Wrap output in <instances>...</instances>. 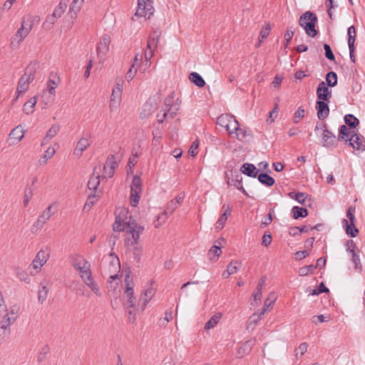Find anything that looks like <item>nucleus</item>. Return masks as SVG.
Masks as SVG:
<instances>
[{
  "label": "nucleus",
  "instance_id": "nucleus-24",
  "mask_svg": "<svg viewBox=\"0 0 365 365\" xmlns=\"http://www.w3.org/2000/svg\"><path fill=\"white\" fill-rule=\"evenodd\" d=\"M222 210H223V212L222 214L220 216L219 219L217 220V222H216V229L217 230H221L222 229V227H224L227 220V217L231 215V208L230 207L229 205H224L222 207Z\"/></svg>",
  "mask_w": 365,
  "mask_h": 365
},
{
  "label": "nucleus",
  "instance_id": "nucleus-34",
  "mask_svg": "<svg viewBox=\"0 0 365 365\" xmlns=\"http://www.w3.org/2000/svg\"><path fill=\"white\" fill-rule=\"evenodd\" d=\"M276 300V297L274 293L270 294L264 301V307L260 312V315H264L272 307Z\"/></svg>",
  "mask_w": 365,
  "mask_h": 365
},
{
  "label": "nucleus",
  "instance_id": "nucleus-63",
  "mask_svg": "<svg viewBox=\"0 0 365 365\" xmlns=\"http://www.w3.org/2000/svg\"><path fill=\"white\" fill-rule=\"evenodd\" d=\"M198 147H199V142L198 140H195L190 148L188 150V155L192 156V157H195L197 154V149H198Z\"/></svg>",
  "mask_w": 365,
  "mask_h": 365
},
{
  "label": "nucleus",
  "instance_id": "nucleus-21",
  "mask_svg": "<svg viewBox=\"0 0 365 365\" xmlns=\"http://www.w3.org/2000/svg\"><path fill=\"white\" fill-rule=\"evenodd\" d=\"M327 103L322 101H317L316 103L317 117L319 120H324L329 114V108Z\"/></svg>",
  "mask_w": 365,
  "mask_h": 365
},
{
  "label": "nucleus",
  "instance_id": "nucleus-22",
  "mask_svg": "<svg viewBox=\"0 0 365 365\" xmlns=\"http://www.w3.org/2000/svg\"><path fill=\"white\" fill-rule=\"evenodd\" d=\"M58 83L59 78L58 76L54 75L52 78V76H51L47 82V91H44L43 96H44L46 94V92H48L49 95L52 96L51 101H53L54 99L53 97L55 96V89L57 87Z\"/></svg>",
  "mask_w": 365,
  "mask_h": 365
},
{
  "label": "nucleus",
  "instance_id": "nucleus-7",
  "mask_svg": "<svg viewBox=\"0 0 365 365\" xmlns=\"http://www.w3.org/2000/svg\"><path fill=\"white\" fill-rule=\"evenodd\" d=\"M153 0H138V9L135 16L144 17L145 19H149L153 14Z\"/></svg>",
  "mask_w": 365,
  "mask_h": 365
},
{
  "label": "nucleus",
  "instance_id": "nucleus-14",
  "mask_svg": "<svg viewBox=\"0 0 365 365\" xmlns=\"http://www.w3.org/2000/svg\"><path fill=\"white\" fill-rule=\"evenodd\" d=\"M318 101L329 102L332 96L331 91L329 89L324 81L319 83L316 91Z\"/></svg>",
  "mask_w": 365,
  "mask_h": 365
},
{
  "label": "nucleus",
  "instance_id": "nucleus-37",
  "mask_svg": "<svg viewBox=\"0 0 365 365\" xmlns=\"http://www.w3.org/2000/svg\"><path fill=\"white\" fill-rule=\"evenodd\" d=\"M9 136L11 139H14L19 142L24 136V131L21 126L19 125L11 131Z\"/></svg>",
  "mask_w": 365,
  "mask_h": 365
},
{
  "label": "nucleus",
  "instance_id": "nucleus-42",
  "mask_svg": "<svg viewBox=\"0 0 365 365\" xmlns=\"http://www.w3.org/2000/svg\"><path fill=\"white\" fill-rule=\"evenodd\" d=\"M326 83L328 86L334 87L337 84V75L334 71H330L326 75Z\"/></svg>",
  "mask_w": 365,
  "mask_h": 365
},
{
  "label": "nucleus",
  "instance_id": "nucleus-19",
  "mask_svg": "<svg viewBox=\"0 0 365 365\" xmlns=\"http://www.w3.org/2000/svg\"><path fill=\"white\" fill-rule=\"evenodd\" d=\"M226 130L230 135H235V137L239 138L240 133H242V136H245L246 132L242 131L240 128L239 123L236 118L232 115Z\"/></svg>",
  "mask_w": 365,
  "mask_h": 365
},
{
  "label": "nucleus",
  "instance_id": "nucleus-6",
  "mask_svg": "<svg viewBox=\"0 0 365 365\" xmlns=\"http://www.w3.org/2000/svg\"><path fill=\"white\" fill-rule=\"evenodd\" d=\"M126 288L124 292V307H135L136 303V297L133 290V283L132 279H130V275L128 274L125 277Z\"/></svg>",
  "mask_w": 365,
  "mask_h": 365
},
{
  "label": "nucleus",
  "instance_id": "nucleus-50",
  "mask_svg": "<svg viewBox=\"0 0 365 365\" xmlns=\"http://www.w3.org/2000/svg\"><path fill=\"white\" fill-rule=\"evenodd\" d=\"M129 249H130L133 252V257H134V259L137 261V262H140V257L142 255V247L141 246H138V243L135 245H133L131 247H128Z\"/></svg>",
  "mask_w": 365,
  "mask_h": 365
},
{
  "label": "nucleus",
  "instance_id": "nucleus-64",
  "mask_svg": "<svg viewBox=\"0 0 365 365\" xmlns=\"http://www.w3.org/2000/svg\"><path fill=\"white\" fill-rule=\"evenodd\" d=\"M178 205L176 204V202L172 200L168 203L165 211H166V213L171 215L178 208Z\"/></svg>",
  "mask_w": 365,
  "mask_h": 365
},
{
  "label": "nucleus",
  "instance_id": "nucleus-1",
  "mask_svg": "<svg viewBox=\"0 0 365 365\" xmlns=\"http://www.w3.org/2000/svg\"><path fill=\"white\" fill-rule=\"evenodd\" d=\"M115 212V221L113 225V230L115 232L123 231L127 235L125 240V245L126 247H131L138 243L140 235L143 233L144 227L138 225L135 220H132L130 217L129 220L126 221V217H124L128 212L126 209H120Z\"/></svg>",
  "mask_w": 365,
  "mask_h": 365
},
{
  "label": "nucleus",
  "instance_id": "nucleus-62",
  "mask_svg": "<svg viewBox=\"0 0 365 365\" xmlns=\"http://www.w3.org/2000/svg\"><path fill=\"white\" fill-rule=\"evenodd\" d=\"M324 48L325 51L326 58L330 61H334L335 59V56L331 51L330 46L327 43H324Z\"/></svg>",
  "mask_w": 365,
  "mask_h": 365
},
{
  "label": "nucleus",
  "instance_id": "nucleus-31",
  "mask_svg": "<svg viewBox=\"0 0 365 365\" xmlns=\"http://www.w3.org/2000/svg\"><path fill=\"white\" fill-rule=\"evenodd\" d=\"M292 214L294 219L297 220L299 217H305L308 215V211L306 208L294 206L292 209Z\"/></svg>",
  "mask_w": 365,
  "mask_h": 365
},
{
  "label": "nucleus",
  "instance_id": "nucleus-4",
  "mask_svg": "<svg viewBox=\"0 0 365 365\" xmlns=\"http://www.w3.org/2000/svg\"><path fill=\"white\" fill-rule=\"evenodd\" d=\"M109 260V272L113 274L110 276L108 281V287L109 289L115 290L118 286V275L116 272L120 271V261L114 253L110 254Z\"/></svg>",
  "mask_w": 365,
  "mask_h": 365
},
{
  "label": "nucleus",
  "instance_id": "nucleus-48",
  "mask_svg": "<svg viewBox=\"0 0 365 365\" xmlns=\"http://www.w3.org/2000/svg\"><path fill=\"white\" fill-rule=\"evenodd\" d=\"M288 196L297 200L298 202L301 204H304V201L307 197V195L304 192H290L288 193Z\"/></svg>",
  "mask_w": 365,
  "mask_h": 365
},
{
  "label": "nucleus",
  "instance_id": "nucleus-52",
  "mask_svg": "<svg viewBox=\"0 0 365 365\" xmlns=\"http://www.w3.org/2000/svg\"><path fill=\"white\" fill-rule=\"evenodd\" d=\"M170 214L166 213V211H163L161 214L158 215L156 220L154 221L153 224L155 227H159L163 223H164Z\"/></svg>",
  "mask_w": 365,
  "mask_h": 365
},
{
  "label": "nucleus",
  "instance_id": "nucleus-44",
  "mask_svg": "<svg viewBox=\"0 0 365 365\" xmlns=\"http://www.w3.org/2000/svg\"><path fill=\"white\" fill-rule=\"evenodd\" d=\"M232 116V115L230 114H222L217 118V123L226 129Z\"/></svg>",
  "mask_w": 365,
  "mask_h": 365
},
{
  "label": "nucleus",
  "instance_id": "nucleus-15",
  "mask_svg": "<svg viewBox=\"0 0 365 365\" xmlns=\"http://www.w3.org/2000/svg\"><path fill=\"white\" fill-rule=\"evenodd\" d=\"M118 167V163L115 160L114 155H110L108 157L105 165H103V170L105 175L110 178L114 175L115 170Z\"/></svg>",
  "mask_w": 365,
  "mask_h": 365
},
{
  "label": "nucleus",
  "instance_id": "nucleus-53",
  "mask_svg": "<svg viewBox=\"0 0 365 365\" xmlns=\"http://www.w3.org/2000/svg\"><path fill=\"white\" fill-rule=\"evenodd\" d=\"M56 21L57 19H56L52 14L48 15L43 24V27L46 30H50Z\"/></svg>",
  "mask_w": 365,
  "mask_h": 365
},
{
  "label": "nucleus",
  "instance_id": "nucleus-35",
  "mask_svg": "<svg viewBox=\"0 0 365 365\" xmlns=\"http://www.w3.org/2000/svg\"><path fill=\"white\" fill-rule=\"evenodd\" d=\"M222 317L221 313H216L214 314L206 323L205 325V329L209 330L213 327H215L220 322Z\"/></svg>",
  "mask_w": 365,
  "mask_h": 365
},
{
  "label": "nucleus",
  "instance_id": "nucleus-43",
  "mask_svg": "<svg viewBox=\"0 0 365 365\" xmlns=\"http://www.w3.org/2000/svg\"><path fill=\"white\" fill-rule=\"evenodd\" d=\"M67 7L66 3L61 1L51 14L56 19L60 18Z\"/></svg>",
  "mask_w": 365,
  "mask_h": 365
},
{
  "label": "nucleus",
  "instance_id": "nucleus-5",
  "mask_svg": "<svg viewBox=\"0 0 365 365\" xmlns=\"http://www.w3.org/2000/svg\"><path fill=\"white\" fill-rule=\"evenodd\" d=\"M173 101V96H168L165 99L162 118H160L159 114L157 115L158 122L159 123H163L164 120L168 118H173L176 115L177 112L179 110V106L178 104L172 105Z\"/></svg>",
  "mask_w": 365,
  "mask_h": 365
},
{
  "label": "nucleus",
  "instance_id": "nucleus-46",
  "mask_svg": "<svg viewBox=\"0 0 365 365\" xmlns=\"http://www.w3.org/2000/svg\"><path fill=\"white\" fill-rule=\"evenodd\" d=\"M344 121L351 128H355L359 123V120L351 114H348L344 116Z\"/></svg>",
  "mask_w": 365,
  "mask_h": 365
},
{
  "label": "nucleus",
  "instance_id": "nucleus-20",
  "mask_svg": "<svg viewBox=\"0 0 365 365\" xmlns=\"http://www.w3.org/2000/svg\"><path fill=\"white\" fill-rule=\"evenodd\" d=\"M348 142L349 146L352 147L355 150H365V141L364 140V138L356 133L351 134Z\"/></svg>",
  "mask_w": 365,
  "mask_h": 365
},
{
  "label": "nucleus",
  "instance_id": "nucleus-61",
  "mask_svg": "<svg viewBox=\"0 0 365 365\" xmlns=\"http://www.w3.org/2000/svg\"><path fill=\"white\" fill-rule=\"evenodd\" d=\"M21 24L25 25V26L31 31L35 23L31 18V15H28L23 19Z\"/></svg>",
  "mask_w": 365,
  "mask_h": 365
},
{
  "label": "nucleus",
  "instance_id": "nucleus-9",
  "mask_svg": "<svg viewBox=\"0 0 365 365\" xmlns=\"http://www.w3.org/2000/svg\"><path fill=\"white\" fill-rule=\"evenodd\" d=\"M52 207L53 205H50L38 216L37 220L34 223L32 226L33 232H36L40 230L46 223V222L51 218V217L54 214V212H52Z\"/></svg>",
  "mask_w": 365,
  "mask_h": 365
},
{
  "label": "nucleus",
  "instance_id": "nucleus-36",
  "mask_svg": "<svg viewBox=\"0 0 365 365\" xmlns=\"http://www.w3.org/2000/svg\"><path fill=\"white\" fill-rule=\"evenodd\" d=\"M189 79L200 88H202L205 85V81L202 77L196 72H192L189 76Z\"/></svg>",
  "mask_w": 365,
  "mask_h": 365
},
{
  "label": "nucleus",
  "instance_id": "nucleus-58",
  "mask_svg": "<svg viewBox=\"0 0 365 365\" xmlns=\"http://www.w3.org/2000/svg\"><path fill=\"white\" fill-rule=\"evenodd\" d=\"M355 207L354 206H350L347 211H346V217L348 222L349 221V224H355L356 219L354 216V212H355Z\"/></svg>",
  "mask_w": 365,
  "mask_h": 365
},
{
  "label": "nucleus",
  "instance_id": "nucleus-41",
  "mask_svg": "<svg viewBox=\"0 0 365 365\" xmlns=\"http://www.w3.org/2000/svg\"><path fill=\"white\" fill-rule=\"evenodd\" d=\"M31 30L29 29L25 25L21 24V28H19L16 34V36L19 38L18 43L19 44L30 33Z\"/></svg>",
  "mask_w": 365,
  "mask_h": 365
},
{
  "label": "nucleus",
  "instance_id": "nucleus-39",
  "mask_svg": "<svg viewBox=\"0 0 365 365\" xmlns=\"http://www.w3.org/2000/svg\"><path fill=\"white\" fill-rule=\"evenodd\" d=\"M258 180L263 185L270 187L274 184V179L267 173H260L258 175Z\"/></svg>",
  "mask_w": 365,
  "mask_h": 365
},
{
  "label": "nucleus",
  "instance_id": "nucleus-11",
  "mask_svg": "<svg viewBox=\"0 0 365 365\" xmlns=\"http://www.w3.org/2000/svg\"><path fill=\"white\" fill-rule=\"evenodd\" d=\"M49 258V252L47 250H41L36 255L33 260L31 266L36 270V272H38L41 267H43Z\"/></svg>",
  "mask_w": 365,
  "mask_h": 365
},
{
  "label": "nucleus",
  "instance_id": "nucleus-57",
  "mask_svg": "<svg viewBox=\"0 0 365 365\" xmlns=\"http://www.w3.org/2000/svg\"><path fill=\"white\" fill-rule=\"evenodd\" d=\"M240 266V263L237 261H232L227 266V269L230 272V274H233L236 273L239 267Z\"/></svg>",
  "mask_w": 365,
  "mask_h": 365
},
{
  "label": "nucleus",
  "instance_id": "nucleus-17",
  "mask_svg": "<svg viewBox=\"0 0 365 365\" xmlns=\"http://www.w3.org/2000/svg\"><path fill=\"white\" fill-rule=\"evenodd\" d=\"M122 94V83L117 82L110 96V108L112 111L119 103Z\"/></svg>",
  "mask_w": 365,
  "mask_h": 365
},
{
  "label": "nucleus",
  "instance_id": "nucleus-40",
  "mask_svg": "<svg viewBox=\"0 0 365 365\" xmlns=\"http://www.w3.org/2000/svg\"><path fill=\"white\" fill-rule=\"evenodd\" d=\"M56 153V150L53 147H48L45 151V153L40 158L39 162L41 164H46L48 159H51Z\"/></svg>",
  "mask_w": 365,
  "mask_h": 365
},
{
  "label": "nucleus",
  "instance_id": "nucleus-47",
  "mask_svg": "<svg viewBox=\"0 0 365 365\" xmlns=\"http://www.w3.org/2000/svg\"><path fill=\"white\" fill-rule=\"evenodd\" d=\"M347 36H348V46H354V42L356 40V29L354 26H351L347 29Z\"/></svg>",
  "mask_w": 365,
  "mask_h": 365
},
{
  "label": "nucleus",
  "instance_id": "nucleus-25",
  "mask_svg": "<svg viewBox=\"0 0 365 365\" xmlns=\"http://www.w3.org/2000/svg\"><path fill=\"white\" fill-rule=\"evenodd\" d=\"M91 145L90 140L87 138H81L77 143L76 147L73 150V155L76 157L81 156L83 152Z\"/></svg>",
  "mask_w": 365,
  "mask_h": 365
},
{
  "label": "nucleus",
  "instance_id": "nucleus-33",
  "mask_svg": "<svg viewBox=\"0 0 365 365\" xmlns=\"http://www.w3.org/2000/svg\"><path fill=\"white\" fill-rule=\"evenodd\" d=\"M83 282L97 296H101L100 289L98 284L94 282L92 275L83 279Z\"/></svg>",
  "mask_w": 365,
  "mask_h": 365
},
{
  "label": "nucleus",
  "instance_id": "nucleus-23",
  "mask_svg": "<svg viewBox=\"0 0 365 365\" xmlns=\"http://www.w3.org/2000/svg\"><path fill=\"white\" fill-rule=\"evenodd\" d=\"M338 138L336 135L330 132L327 128L324 129V133L322 135V145L324 147L333 146L336 144Z\"/></svg>",
  "mask_w": 365,
  "mask_h": 365
},
{
  "label": "nucleus",
  "instance_id": "nucleus-27",
  "mask_svg": "<svg viewBox=\"0 0 365 365\" xmlns=\"http://www.w3.org/2000/svg\"><path fill=\"white\" fill-rule=\"evenodd\" d=\"M241 172L249 177L255 178L258 170L253 164L244 163L241 167Z\"/></svg>",
  "mask_w": 365,
  "mask_h": 365
},
{
  "label": "nucleus",
  "instance_id": "nucleus-45",
  "mask_svg": "<svg viewBox=\"0 0 365 365\" xmlns=\"http://www.w3.org/2000/svg\"><path fill=\"white\" fill-rule=\"evenodd\" d=\"M360 250H357L356 252H351V261L354 264V268L356 270H361L362 264L361 263L360 257H359Z\"/></svg>",
  "mask_w": 365,
  "mask_h": 365
},
{
  "label": "nucleus",
  "instance_id": "nucleus-54",
  "mask_svg": "<svg viewBox=\"0 0 365 365\" xmlns=\"http://www.w3.org/2000/svg\"><path fill=\"white\" fill-rule=\"evenodd\" d=\"M61 129V126L58 124L53 125L51 128L48 129L46 135L48 138L51 140L56 135V134L59 132Z\"/></svg>",
  "mask_w": 365,
  "mask_h": 365
},
{
  "label": "nucleus",
  "instance_id": "nucleus-49",
  "mask_svg": "<svg viewBox=\"0 0 365 365\" xmlns=\"http://www.w3.org/2000/svg\"><path fill=\"white\" fill-rule=\"evenodd\" d=\"M88 262L81 255H76L72 259V265L75 269L80 267Z\"/></svg>",
  "mask_w": 365,
  "mask_h": 365
},
{
  "label": "nucleus",
  "instance_id": "nucleus-16",
  "mask_svg": "<svg viewBox=\"0 0 365 365\" xmlns=\"http://www.w3.org/2000/svg\"><path fill=\"white\" fill-rule=\"evenodd\" d=\"M101 166H96L93 169V174L88 182V187L92 190L93 193L96 194V190L100 184V179L102 177L100 175Z\"/></svg>",
  "mask_w": 365,
  "mask_h": 365
},
{
  "label": "nucleus",
  "instance_id": "nucleus-12",
  "mask_svg": "<svg viewBox=\"0 0 365 365\" xmlns=\"http://www.w3.org/2000/svg\"><path fill=\"white\" fill-rule=\"evenodd\" d=\"M154 282L152 281L150 284V285L148 287H145L140 298L138 303H142V309H143L147 304L150 301V299L153 298V297L155 295V289L153 287Z\"/></svg>",
  "mask_w": 365,
  "mask_h": 365
},
{
  "label": "nucleus",
  "instance_id": "nucleus-8",
  "mask_svg": "<svg viewBox=\"0 0 365 365\" xmlns=\"http://www.w3.org/2000/svg\"><path fill=\"white\" fill-rule=\"evenodd\" d=\"M142 183L139 176H134L130 185V205L136 207L140 198Z\"/></svg>",
  "mask_w": 365,
  "mask_h": 365
},
{
  "label": "nucleus",
  "instance_id": "nucleus-26",
  "mask_svg": "<svg viewBox=\"0 0 365 365\" xmlns=\"http://www.w3.org/2000/svg\"><path fill=\"white\" fill-rule=\"evenodd\" d=\"M160 36L161 31L160 29H154L148 37V48H157Z\"/></svg>",
  "mask_w": 365,
  "mask_h": 365
},
{
  "label": "nucleus",
  "instance_id": "nucleus-3",
  "mask_svg": "<svg viewBox=\"0 0 365 365\" xmlns=\"http://www.w3.org/2000/svg\"><path fill=\"white\" fill-rule=\"evenodd\" d=\"M317 21V16L311 11H307L300 16L299 24L304 28L309 36L314 37L317 34V31L315 29Z\"/></svg>",
  "mask_w": 365,
  "mask_h": 365
},
{
  "label": "nucleus",
  "instance_id": "nucleus-28",
  "mask_svg": "<svg viewBox=\"0 0 365 365\" xmlns=\"http://www.w3.org/2000/svg\"><path fill=\"white\" fill-rule=\"evenodd\" d=\"M342 225L346 233L351 237H355L359 234V230L355 227V224H349L348 220L344 219Z\"/></svg>",
  "mask_w": 365,
  "mask_h": 365
},
{
  "label": "nucleus",
  "instance_id": "nucleus-32",
  "mask_svg": "<svg viewBox=\"0 0 365 365\" xmlns=\"http://www.w3.org/2000/svg\"><path fill=\"white\" fill-rule=\"evenodd\" d=\"M351 134H354V132H351L346 125H342L339 128L338 140H344L348 142Z\"/></svg>",
  "mask_w": 365,
  "mask_h": 365
},
{
  "label": "nucleus",
  "instance_id": "nucleus-56",
  "mask_svg": "<svg viewBox=\"0 0 365 365\" xmlns=\"http://www.w3.org/2000/svg\"><path fill=\"white\" fill-rule=\"evenodd\" d=\"M270 30L271 26L269 24H267L266 26L262 29L259 34V42L258 46H259L263 39L266 38L269 36Z\"/></svg>",
  "mask_w": 365,
  "mask_h": 365
},
{
  "label": "nucleus",
  "instance_id": "nucleus-51",
  "mask_svg": "<svg viewBox=\"0 0 365 365\" xmlns=\"http://www.w3.org/2000/svg\"><path fill=\"white\" fill-rule=\"evenodd\" d=\"M316 268L317 266H314L313 264L304 266L299 268V274L302 277L307 276L310 273H313Z\"/></svg>",
  "mask_w": 365,
  "mask_h": 365
},
{
  "label": "nucleus",
  "instance_id": "nucleus-13",
  "mask_svg": "<svg viewBox=\"0 0 365 365\" xmlns=\"http://www.w3.org/2000/svg\"><path fill=\"white\" fill-rule=\"evenodd\" d=\"M158 108L157 103L153 99H149L142 106L140 113V118L141 119L148 118Z\"/></svg>",
  "mask_w": 365,
  "mask_h": 365
},
{
  "label": "nucleus",
  "instance_id": "nucleus-38",
  "mask_svg": "<svg viewBox=\"0 0 365 365\" xmlns=\"http://www.w3.org/2000/svg\"><path fill=\"white\" fill-rule=\"evenodd\" d=\"M76 269L79 272L80 277H81V279L83 280L85 279L86 278H88V277H91V275H92L91 271V265H90L89 262L86 263V264H84L80 267H78Z\"/></svg>",
  "mask_w": 365,
  "mask_h": 365
},
{
  "label": "nucleus",
  "instance_id": "nucleus-60",
  "mask_svg": "<svg viewBox=\"0 0 365 365\" xmlns=\"http://www.w3.org/2000/svg\"><path fill=\"white\" fill-rule=\"evenodd\" d=\"M346 250L349 253L356 252L357 250H359L357 246L356 245V243L352 240H349L346 242Z\"/></svg>",
  "mask_w": 365,
  "mask_h": 365
},
{
  "label": "nucleus",
  "instance_id": "nucleus-2",
  "mask_svg": "<svg viewBox=\"0 0 365 365\" xmlns=\"http://www.w3.org/2000/svg\"><path fill=\"white\" fill-rule=\"evenodd\" d=\"M39 66L37 62H31L25 70L24 74L20 78L18 86V94L24 93L29 87V84L34 80L36 71Z\"/></svg>",
  "mask_w": 365,
  "mask_h": 365
},
{
  "label": "nucleus",
  "instance_id": "nucleus-29",
  "mask_svg": "<svg viewBox=\"0 0 365 365\" xmlns=\"http://www.w3.org/2000/svg\"><path fill=\"white\" fill-rule=\"evenodd\" d=\"M83 2V0H73L69 9V14H71V18L76 17L77 14L81 9Z\"/></svg>",
  "mask_w": 365,
  "mask_h": 365
},
{
  "label": "nucleus",
  "instance_id": "nucleus-55",
  "mask_svg": "<svg viewBox=\"0 0 365 365\" xmlns=\"http://www.w3.org/2000/svg\"><path fill=\"white\" fill-rule=\"evenodd\" d=\"M50 351V348L48 346V345L46 344L44 345L41 349L40 350L38 354V356H37V359H38V362H41L42 361H43L47 354L49 353Z\"/></svg>",
  "mask_w": 365,
  "mask_h": 365
},
{
  "label": "nucleus",
  "instance_id": "nucleus-30",
  "mask_svg": "<svg viewBox=\"0 0 365 365\" xmlns=\"http://www.w3.org/2000/svg\"><path fill=\"white\" fill-rule=\"evenodd\" d=\"M37 99L36 96L31 98L24 103L23 107L24 112L27 115L33 113L34 108L35 107Z\"/></svg>",
  "mask_w": 365,
  "mask_h": 365
},
{
  "label": "nucleus",
  "instance_id": "nucleus-10",
  "mask_svg": "<svg viewBox=\"0 0 365 365\" xmlns=\"http://www.w3.org/2000/svg\"><path fill=\"white\" fill-rule=\"evenodd\" d=\"M110 43V38L109 35L104 34L97 46V56L100 61H103L106 58L107 53L109 51V46Z\"/></svg>",
  "mask_w": 365,
  "mask_h": 365
},
{
  "label": "nucleus",
  "instance_id": "nucleus-59",
  "mask_svg": "<svg viewBox=\"0 0 365 365\" xmlns=\"http://www.w3.org/2000/svg\"><path fill=\"white\" fill-rule=\"evenodd\" d=\"M304 112L305 111L304 108H302V107L298 108V109L295 111L294 114L293 120L294 123H298L299 120L304 118Z\"/></svg>",
  "mask_w": 365,
  "mask_h": 365
},
{
  "label": "nucleus",
  "instance_id": "nucleus-18",
  "mask_svg": "<svg viewBox=\"0 0 365 365\" xmlns=\"http://www.w3.org/2000/svg\"><path fill=\"white\" fill-rule=\"evenodd\" d=\"M50 289V283L46 279L40 282L38 290V302L43 304L47 299Z\"/></svg>",
  "mask_w": 365,
  "mask_h": 365
}]
</instances>
